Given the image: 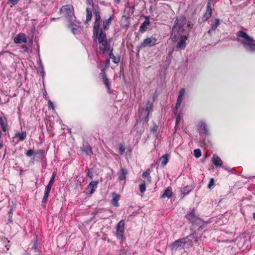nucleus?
Masks as SVG:
<instances>
[{"instance_id":"1","label":"nucleus","mask_w":255,"mask_h":255,"mask_svg":"<svg viewBox=\"0 0 255 255\" xmlns=\"http://www.w3.org/2000/svg\"><path fill=\"white\" fill-rule=\"evenodd\" d=\"M185 23V17L181 16L178 17L172 28V32L171 35V38L172 41H176L177 37L180 36V40L176 45L177 50L184 49L186 46V41L187 37L184 35H182L184 30V25Z\"/></svg>"},{"instance_id":"28","label":"nucleus","mask_w":255,"mask_h":255,"mask_svg":"<svg viewBox=\"0 0 255 255\" xmlns=\"http://www.w3.org/2000/svg\"><path fill=\"white\" fill-rule=\"evenodd\" d=\"M220 25V20L218 18L213 19L212 20V23L211 27L213 30H216L218 26Z\"/></svg>"},{"instance_id":"38","label":"nucleus","mask_w":255,"mask_h":255,"mask_svg":"<svg viewBox=\"0 0 255 255\" xmlns=\"http://www.w3.org/2000/svg\"><path fill=\"white\" fill-rule=\"evenodd\" d=\"M86 171L87 172V176L90 178L92 179L94 175L92 169L87 168Z\"/></svg>"},{"instance_id":"11","label":"nucleus","mask_w":255,"mask_h":255,"mask_svg":"<svg viewBox=\"0 0 255 255\" xmlns=\"http://www.w3.org/2000/svg\"><path fill=\"white\" fill-rule=\"evenodd\" d=\"M184 239H181L175 241L172 245L171 249L172 250H177L178 249L186 247L184 245Z\"/></svg>"},{"instance_id":"39","label":"nucleus","mask_w":255,"mask_h":255,"mask_svg":"<svg viewBox=\"0 0 255 255\" xmlns=\"http://www.w3.org/2000/svg\"><path fill=\"white\" fill-rule=\"evenodd\" d=\"M119 145V153L121 155H122L124 154V153L125 152V148L122 143H120Z\"/></svg>"},{"instance_id":"13","label":"nucleus","mask_w":255,"mask_h":255,"mask_svg":"<svg viewBox=\"0 0 255 255\" xmlns=\"http://www.w3.org/2000/svg\"><path fill=\"white\" fill-rule=\"evenodd\" d=\"M185 90L184 88H182L180 90L176 104V109H178L180 106V105L182 102L183 96L185 95Z\"/></svg>"},{"instance_id":"17","label":"nucleus","mask_w":255,"mask_h":255,"mask_svg":"<svg viewBox=\"0 0 255 255\" xmlns=\"http://www.w3.org/2000/svg\"><path fill=\"white\" fill-rule=\"evenodd\" d=\"M99 183L98 181H91L88 186V192L89 194L93 193L96 190L97 185Z\"/></svg>"},{"instance_id":"53","label":"nucleus","mask_w":255,"mask_h":255,"mask_svg":"<svg viewBox=\"0 0 255 255\" xmlns=\"http://www.w3.org/2000/svg\"><path fill=\"white\" fill-rule=\"evenodd\" d=\"M38 153L40 154H43L44 151L43 150L40 149L38 150Z\"/></svg>"},{"instance_id":"42","label":"nucleus","mask_w":255,"mask_h":255,"mask_svg":"<svg viewBox=\"0 0 255 255\" xmlns=\"http://www.w3.org/2000/svg\"><path fill=\"white\" fill-rule=\"evenodd\" d=\"M215 184L214 180L213 178H211L208 184V187L211 189Z\"/></svg>"},{"instance_id":"59","label":"nucleus","mask_w":255,"mask_h":255,"mask_svg":"<svg viewBox=\"0 0 255 255\" xmlns=\"http://www.w3.org/2000/svg\"><path fill=\"white\" fill-rule=\"evenodd\" d=\"M0 147H2V144L0 143Z\"/></svg>"},{"instance_id":"7","label":"nucleus","mask_w":255,"mask_h":255,"mask_svg":"<svg viewBox=\"0 0 255 255\" xmlns=\"http://www.w3.org/2000/svg\"><path fill=\"white\" fill-rule=\"evenodd\" d=\"M183 239H185L184 240V245H185L186 248H189L190 247L192 246L194 243H196L198 241V237L196 234H192L186 238H183Z\"/></svg>"},{"instance_id":"27","label":"nucleus","mask_w":255,"mask_h":255,"mask_svg":"<svg viewBox=\"0 0 255 255\" xmlns=\"http://www.w3.org/2000/svg\"><path fill=\"white\" fill-rule=\"evenodd\" d=\"M199 127L200 129L204 130V133L207 135L208 134V128L206 124L204 122H200L199 124Z\"/></svg>"},{"instance_id":"46","label":"nucleus","mask_w":255,"mask_h":255,"mask_svg":"<svg viewBox=\"0 0 255 255\" xmlns=\"http://www.w3.org/2000/svg\"><path fill=\"white\" fill-rule=\"evenodd\" d=\"M8 1L13 5L16 4L18 2V0H8Z\"/></svg>"},{"instance_id":"48","label":"nucleus","mask_w":255,"mask_h":255,"mask_svg":"<svg viewBox=\"0 0 255 255\" xmlns=\"http://www.w3.org/2000/svg\"><path fill=\"white\" fill-rule=\"evenodd\" d=\"M37 243L35 242L33 245L32 249H34L35 251H36V250L37 249Z\"/></svg>"},{"instance_id":"44","label":"nucleus","mask_w":255,"mask_h":255,"mask_svg":"<svg viewBox=\"0 0 255 255\" xmlns=\"http://www.w3.org/2000/svg\"><path fill=\"white\" fill-rule=\"evenodd\" d=\"M54 182V180H53V179H51L50 180L47 186H46V187L51 189L52 186Z\"/></svg>"},{"instance_id":"6","label":"nucleus","mask_w":255,"mask_h":255,"mask_svg":"<svg viewBox=\"0 0 255 255\" xmlns=\"http://www.w3.org/2000/svg\"><path fill=\"white\" fill-rule=\"evenodd\" d=\"M93 10L95 14V22L94 24V29L100 27L101 22V16L100 14V8L98 5H93Z\"/></svg>"},{"instance_id":"24","label":"nucleus","mask_w":255,"mask_h":255,"mask_svg":"<svg viewBox=\"0 0 255 255\" xmlns=\"http://www.w3.org/2000/svg\"><path fill=\"white\" fill-rule=\"evenodd\" d=\"M15 137L18 138V141H23L27 136L26 131H22L21 132H17L15 134Z\"/></svg>"},{"instance_id":"55","label":"nucleus","mask_w":255,"mask_h":255,"mask_svg":"<svg viewBox=\"0 0 255 255\" xmlns=\"http://www.w3.org/2000/svg\"><path fill=\"white\" fill-rule=\"evenodd\" d=\"M4 242H5V241H7V239H6L5 238H4L3 239H2Z\"/></svg>"},{"instance_id":"25","label":"nucleus","mask_w":255,"mask_h":255,"mask_svg":"<svg viewBox=\"0 0 255 255\" xmlns=\"http://www.w3.org/2000/svg\"><path fill=\"white\" fill-rule=\"evenodd\" d=\"M112 19V16H110L109 18L103 20V27L105 30H107L109 29V27L111 24Z\"/></svg>"},{"instance_id":"4","label":"nucleus","mask_w":255,"mask_h":255,"mask_svg":"<svg viewBox=\"0 0 255 255\" xmlns=\"http://www.w3.org/2000/svg\"><path fill=\"white\" fill-rule=\"evenodd\" d=\"M60 11L63 15L69 20H73L72 18L74 17V9L71 5L63 6L60 9Z\"/></svg>"},{"instance_id":"58","label":"nucleus","mask_w":255,"mask_h":255,"mask_svg":"<svg viewBox=\"0 0 255 255\" xmlns=\"http://www.w3.org/2000/svg\"><path fill=\"white\" fill-rule=\"evenodd\" d=\"M5 247L6 248V250H8V248L7 247V246L6 245H5Z\"/></svg>"},{"instance_id":"15","label":"nucleus","mask_w":255,"mask_h":255,"mask_svg":"<svg viewBox=\"0 0 255 255\" xmlns=\"http://www.w3.org/2000/svg\"><path fill=\"white\" fill-rule=\"evenodd\" d=\"M68 26L71 29L72 32L74 34L79 33L82 30L81 28L79 26L76 25L73 22H70Z\"/></svg>"},{"instance_id":"57","label":"nucleus","mask_w":255,"mask_h":255,"mask_svg":"<svg viewBox=\"0 0 255 255\" xmlns=\"http://www.w3.org/2000/svg\"><path fill=\"white\" fill-rule=\"evenodd\" d=\"M253 218L255 220V212L253 214Z\"/></svg>"},{"instance_id":"52","label":"nucleus","mask_w":255,"mask_h":255,"mask_svg":"<svg viewBox=\"0 0 255 255\" xmlns=\"http://www.w3.org/2000/svg\"><path fill=\"white\" fill-rule=\"evenodd\" d=\"M12 212H11V211L8 212V218H12Z\"/></svg>"},{"instance_id":"34","label":"nucleus","mask_w":255,"mask_h":255,"mask_svg":"<svg viewBox=\"0 0 255 255\" xmlns=\"http://www.w3.org/2000/svg\"><path fill=\"white\" fill-rule=\"evenodd\" d=\"M50 190H51L50 188L46 187V189H45V191L44 197H43V199H42V202L45 203V202H47V199H48V196H49V193L50 192Z\"/></svg>"},{"instance_id":"50","label":"nucleus","mask_w":255,"mask_h":255,"mask_svg":"<svg viewBox=\"0 0 255 255\" xmlns=\"http://www.w3.org/2000/svg\"><path fill=\"white\" fill-rule=\"evenodd\" d=\"M180 120V118L179 117H177V118H176V125L179 122Z\"/></svg>"},{"instance_id":"22","label":"nucleus","mask_w":255,"mask_h":255,"mask_svg":"<svg viewBox=\"0 0 255 255\" xmlns=\"http://www.w3.org/2000/svg\"><path fill=\"white\" fill-rule=\"evenodd\" d=\"M212 161L216 166H221L223 163L221 159L216 154L213 155Z\"/></svg>"},{"instance_id":"10","label":"nucleus","mask_w":255,"mask_h":255,"mask_svg":"<svg viewBox=\"0 0 255 255\" xmlns=\"http://www.w3.org/2000/svg\"><path fill=\"white\" fill-rule=\"evenodd\" d=\"M186 218L192 223H197L199 218L196 216L195 210L193 209L186 215Z\"/></svg>"},{"instance_id":"43","label":"nucleus","mask_w":255,"mask_h":255,"mask_svg":"<svg viewBox=\"0 0 255 255\" xmlns=\"http://www.w3.org/2000/svg\"><path fill=\"white\" fill-rule=\"evenodd\" d=\"M34 153V151L32 150H28L26 153L25 154L27 156H31L33 155Z\"/></svg>"},{"instance_id":"37","label":"nucleus","mask_w":255,"mask_h":255,"mask_svg":"<svg viewBox=\"0 0 255 255\" xmlns=\"http://www.w3.org/2000/svg\"><path fill=\"white\" fill-rule=\"evenodd\" d=\"M83 152L85 153L87 155H90L92 153V149L90 147L87 146L85 147L83 150Z\"/></svg>"},{"instance_id":"19","label":"nucleus","mask_w":255,"mask_h":255,"mask_svg":"<svg viewBox=\"0 0 255 255\" xmlns=\"http://www.w3.org/2000/svg\"><path fill=\"white\" fill-rule=\"evenodd\" d=\"M128 174V171L126 169L121 168L117 173L118 179L119 180H123L126 179V175Z\"/></svg>"},{"instance_id":"2","label":"nucleus","mask_w":255,"mask_h":255,"mask_svg":"<svg viewBox=\"0 0 255 255\" xmlns=\"http://www.w3.org/2000/svg\"><path fill=\"white\" fill-rule=\"evenodd\" d=\"M93 34L95 37V41L99 44V48L103 52L109 51L111 49L110 42H108L106 34L102 29L99 28L94 29Z\"/></svg>"},{"instance_id":"32","label":"nucleus","mask_w":255,"mask_h":255,"mask_svg":"<svg viewBox=\"0 0 255 255\" xmlns=\"http://www.w3.org/2000/svg\"><path fill=\"white\" fill-rule=\"evenodd\" d=\"M150 169H147L142 173V177L144 178L147 179L148 182H150L151 181V178L150 176Z\"/></svg>"},{"instance_id":"26","label":"nucleus","mask_w":255,"mask_h":255,"mask_svg":"<svg viewBox=\"0 0 255 255\" xmlns=\"http://www.w3.org/2000/svg\"><path fill=\"white\" fill-rule=\"evenodd\" d=\"M172 195V191L170 188L168 187L164 190L163 194L161 196L162 198H170Z\"/></svg>"},{"instance_id":"14","label":"nucleus","mask_w":255,"mask_h":255,"mask_svg":"<svg viewBox=\"0 0 255 255\" xmlns=\"http://www.w3.org/2000/svg\"><path fill=\"white\" fill-rule=\"evenodd\" d=\"M149 113L142 109L141 111H139L138 114L140 120L143 122H147L148 121Z\"/></svg>"},{"instance_id":"30","label":"nucleus","mask_w":255,"mask_h":255,"mask_svg":"<svg viewBox=\"0 0 255 255\" xmlns=\"http://www.w3.org/2000/svg\"><path fill=\"white\" fill-rule=\"evenodd\" d=\"M168 159V155L167 154H164L159 159V162L163 166H164L167 163Z\"/></svg>"},{"instance_id":"49","label":"nucleus","mask_w":255,"mask_h":255,"mask_svg":"<svg viewBox=\"0 0 255 255\" xmlns=\"http://www.w3.org/2000/svg\"><path fill=\"white\" fill-rule=\"evenodd\" d=\"M215 30H213L212 29V28L211 27V28L208 30V33L209 34H210V35H212V32L213 31H214Z\"/></svg>"},{"instance_id":"12","label":"nucleus","mask_w":255,"mask_h":255,"mask_svg":"<svg viewBox=\"0 0 255 255\" xmlns=\"http://www.w3.org/2000/svg\"><path fill=\"white\" fill-rule=\"evenodd\" d=\"M212 9L211 7V3L210 1L208 2L207 5L206 11L202 17L203 21H206L208 20L212 15Z\"/></svg>"},{"instance_id":"45","label":"nucleus","mask_w":255,"mask_h":255,"mask_svg":"<svg viewBox=\"0 0 255 255\" xmlns=\"http://www.w3.org/2000/svg\"><path fill=\"white\" fill-rule=\"evenodd\" d=\"M48 107L49 108H52V109H54V105L51 101H48Z\"/></svg>"},{"instance_id":"18","label":"nucleus","mask_w":255,"mask_h":255,"mask_svg":"<svg viewBox=\"0 0 255 255\" xmlns=\"http://www.w3.org/2000/svg\"><path fill=\"white\" fill-rule=\"evenodd\" d=\"M150 23L148 17H146L145 21L140 26V32L143 33L146 31L147 28L150 25Z\"/></svg>"},{"instance_id":"20","label":"nucleus","mask_w":255,"mask_h":255,"mask_svg":"<svg viewBox=\"0 0 255 255\" xmlns=\"http://www.w3.org/2000/svg\"><path fill=\"white\" fill-rule=\"evenodd\" d=\"M193 189L192 186H187L181 189V197L183 198L185 196L188 194Z\"/></svg>"},{"instance_id":"33","label":"nucleus","mask_w":255,"mask_h":255,"mask_svg":"<svg viewBox=\"0 0 255 255\" xmlns=\"http://www.w3.org/2000/svg\"><path fill=\"white\" fill-rule=\"evenodd\" d=\"M109 56L110 58L112 59V61H113L114 63L116 64L119 63L120 59V57H116V56H115L113 54L112 50L110 52Z\"/></svg>"},{"instance_id":"9","label":"nucleus","mask_w":255,"mask_h":255,"mask_svg":"<svg viewBox=\"0 0 255 255\" xmlns=\"http://www.w3.org/2000/svg\"><path fill=\"white\" fill-rule=\"evenodd\" d=\"M87 2L88 4L91 5L92 7H88L86 8V22H88L91 20L92 18V11L93 10V5H97L94 4L92 0H87Z\"/></svg>"},{"instance_id":"51","label":"nucleus","mask_w":255,"mask_h":255,"mask_svg":"<svg viewBox=\"0 0 255 255\" xmlns=\"http://www.w3.org/2000/svg\"><path fill=\"white\" fill-rule=\"evenodd\" d=\"M55 176H56V173L55 172H53L51 179H53V180H54Z\"/></svg>"},{"instance_id":"41","label":"nucleus","mask_w":255,"mask_h":255,"mask_svg":"<svg viewBox=\"0 0 255 255\" xmlns=\"http://www.w3.org/2000/svg\"><path fill=\"white\" fill-rule=\"evenodd\" d=\"M139 190L141 193H143L146 190V186L145 183H142L139 185Z\"/></svg>"},{"instance_id":"16","label":"nucleus","mask_w":255,"mask_h":255,"mask_svg":"<svg viewBox=\"0 0 255 255\" xmlns=\"http://www.w3.org/2000/svg\"><path fill=\"white\" fill-rule=\"evenodd\" d=\"M14 41L16 43L26 42V37L25 35L23 33H19L14 37Z\"/></svg>"},{"instance_id":"31","label":"nucleus","mask_w":255,"mask_h":255,"mask_svg":"<svg viewBox=\"0 0 255 255\" xmlns=\"http://www.w3.org/2000/svg\"><path fill=\"white\" fill-rule=\"evenodd\" d=\"M152 108L153 102L150 101H148L143 109H144V111L150 113V111L152 109Z\"/></svg>"},{"instance_id":"36","label":"nucleus","mask_w":255,"mask_h":255,"mask_svg":"<svg viewBox=\"0 0 255 255\" xmlns=\"http://www.w3.org/2000/svg\"><path fill=\"white\" fill-rule=\"evenodd\" d=\"M0 125L3 131H5L6 129V124L5 123V120L3 119L2 117H0Z\"/></svg>"},{"instance_id":"54","label":"nucleus","mask_w":255,"mask_h":255,"mask_svg":"<svg viewBox=\"0 0 255 255\" xmlns=\"http://www.w3.org/2000/svg\"><path fill=\"white\" fill-rule=\"evenodd\" d=\"M114 1L117 2V3H119L121 0H114Z\"/></svg>"},{"instance_id":"23","label":"nucleus","mask_w":255,"mask_h":255,"mask_svg":"<svg viewBox=\"0 0 255 255\" xmlns=\"http://www.w3.org/2000/svg\"><path fill=\"white\" fill-rule=\"evenodd\" d=\"M120 196L116 193H113V199L112 200V204L115 207L119 206L118 201L120 200Z\"/></svg>"},{"instance_id":"56","label":"nucleus","mask_w":255,"mask_h":255,"mask_svg":"<svg viewBox=\"0 0 255 255\" xmlns=\"http://www.w3.org/2000/svg\"><path fill=\"white\" fill-rule=\"evenodd\" d=\"M8 221H9V222H10H10H12L11 218H8Z\"/></svg>"},{"instance_id":"29","label":"nucleus","mask_w":255,"mask_h":255,"mask_svg":"<svg viewBox=\"0 0 255 255\" xmlns=\"http://www.w3.org/2000/svg\"><path fill=\"white\" fill-rule=\"evenodd\" d=\"M13 56H14V54L8 51H3L0 53V59H2L3 57L12 58Z\"/></svg>"},{"instance_id":"3","label":"nucleus","mask_w":255,"mask_h":255,"mask_svg":"<svg viewBox=\"0 0 255 255\" xmlns=\"http://www.w3.org/2000/svg\"><path fill=\"white\" fill-rule=\"evenodd\" d=\"M237 36L238 41L243 45L247 51L252 52L255 51V43L252 37L243 31H240Z\"/></svg>"},{"instance_id":"5","label":"nucleus","mask_w":255,"mask_h":255,"mask_svg":"<svg viewBox=\"0 0 255 255\" xmlns=\"http://www.w3.org/2000/svg\"><path fill=\"white\" fill-rule=\"evenodd\" d=\"M124 230L125 221L124 220H122L118 224L116 232V236L117 238L119 240H121L122 242H123L125 240V238L124 236Z\"/></svg>"},{"instance_id":"47","label":"nucleus","mask_w":255,"mask_h":255,"mask_svg":"<svg viewBox=\"0 0 255 255\" xmlns=\"http://www.w3.org/2000/svg\"><path fill=\"white\" fill-rule=\"evenodd\" d=\"M110 64V59L108 58L105 60V66L108 67Z\"/></svg>"},{"instance_id":"40","label":"nucleus","mask_w":255,"mask_h":255,"mask_svg":"<svg viewBox=\"0 0 255 255\" xmlns=\"http://www.w3.org/2000/svg\"><path fill=\"white\" fill-rule=\"evenodd\" d=\"M194 156L196 157V158H199L201 156V150L199 149H196L194 150Z\"/></svg>"},{"instance_id":"35","label":"nucleus","mask_w":255,"mask_h":255,"mask_svg":"<svg viewBox=\"0 0 255 255\" xmlns=\"http://www.w3.org/2000/svg\"><path fill=\"white\" fill-rule=\"evenodd\" d=\"M125 10V11L128 12V16H130L133 13L134 10V6H126Z\"/></svg>"},{"instance_id":"21","label":"nucleus","mask_w":255,"mask_h":255,"mask_svg":"<svg viewBox=\"0 0 255 255\" xmlns=\"http://www.w3.org/2000/svg\"><path fill=\"white\" fill-rule=\"evenodd\" d=\"M102 72L101 73V76H102V78L103 79V81L105 85L107 88L108 92H109V91L110 90V85L109 82V80L107 78L106 75L105 73L104 72V70H102Z\"/></svg>"},{"instance_id":"8","label":"nucleus","mask_w":255,"mask_h":255,"mask_svg":"<svg viewBox=\"0 0 255 255\" xmlns=\"http://www.w3.org/2000/svg\"><path fill=\"white\" fill-rule=\"evenodd\" d=\"M157 39L155 35H152L150 37L145 39L141 43V46L143 47H150L154 46L156 44Z\"/></svg>"}]
</instances>
